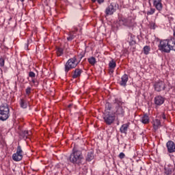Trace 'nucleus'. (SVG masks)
Wrapping results in <instances>:
<instances>
[{"mask_svg":"<svg viewBox=\"0 0 175 175\" xmlns=\"http://www.w3.org/2000/svg\"><path fill=\"white\" fill-rule=\"evenodd\" d=\"M83 159H84V156H83V152L79 150L77 146H74L72 152L69 156V161L73 165H78L80 166L83 163Z\"/></svg>","mask_w":175,"mask_h":175,"instance_id":"f257e3e1","label":"nucleus"},{"mask_svg":"<svg viewBox=\"0 0 175 175\" xmlns=\"http://www.w3.org/2000/svg\"><path fill=\"white\" fill-rule=\"evenodd\" d=\"M159 49L163 53H170V51H175V38L170 37L167 40L160 42Z\"/></svg>","mask_w":175,"mask_h":175,"instance_id":"f03ea898","label":"nucleus"},{"mask_svg":"<svg viewBox=\"0 0 175 175\" xmlns=\"http://www.w3.org/2000/svg\"><path fill=\"white\" fill-rule=\"evenodd\" d=\"M77 65H79V61H77V56L70 58L64 65V72L66 75H68L69 71L72 70V69H76Z\"/></svg>","mask_w":175,"mask_h":175,"instance_id":"7ed1b4c3","label":"nucleus"},{"mask_svg":"<svg viewBox=\"0 0 175 175\" xmlns=\"http://www.w3.org/2000/svg\"><path fill=\"white\" fill-rule=\"evenodd\" d=\"M10 117V109L9 105L4 103L0 106V120L6 121Z\"/></svg>","mask_w":175,"mask_h":175,"instance_id":"20e7f679","label":"nucleus"},{"mask_svg":"<svg viewBox=\"0 0 175 175\" xmlns=\"http://www.w3.org/2000/svg\"><path fill=\"white\" fill-rule=\"evenodd\" d=\"M103 120L107 125H111L116 120V115L111 111H106L104 113Z\"/></svg>","mask_w":175,"mask_h":175,"instance_id":"39448f33","label":"nucleus"},{"mask_svg":"<svg viewBox=\"0 0 175 175\" xmlns=\"http://www.w3.org/2000/svg\"><path fill=\"white\" fill-rule=\"evenodd\" d=\"M119 8L120 5L118 4V3H111L110 5L105 10V14H107V16H111L114 14V13H116Z\"/></svg>","mask_w":175,"mask_h":175,"instance_id":"423d86ee","label":"nucleus"},{"mask_svg":"<svg viewBox=\"0 0 175 175\" xmlns=\"http://www.w3.org/2000/svg\"><path fill=\"white\" fill-rule=\"evenodd\" d=\"M135 23V18L131 16L128 18H121L119 21V24L120 25H124V27H132Z\"/></svg>","mask_w":175,"mask_h":175,"instance_id":"0eeeda50","label":"nucleus"},{"mask_svg":"<svg viewBox=\"0 0 175 175\" xmlns=\"http://www.w3.org/2000/svg\"><path fill=\"white\" fill-rule=\"evenodd\" d=\"M24 154V151L21 148V146H18L16 148V152L12 154V159L15 162H20L23 159V155Z\"/></svg>","mask_w":175,"mask_h":175,"instance_id":"6e6552de","label":"nucleus"},{"mask_svg":"<svg viewBox=\"0 0 175 175\" xmlns=\"http://www.w3.org/2000/svg\"><path fill=\"white\" fill-rule=\"evenodd\" d=\"M154 90L157 92H161V91H165L166 90V83L163 82V81L159 80L154 82Z\"/></svg>","mask_w":175,"mask_h":175,"instance_id":"1a4fd4ad","label":"nucleus"},{"mask_svg":"<svg viewBox=\"0 0 175 175\" xmlns=\"http://www.w3.org/2000/svg\"><path fill=\"white\" fill-rule=\"evenodd\" d=\"M115 116H119L120 117H124L125 114V107L124 106H119L115 107L114 111Z\"/></svg>","mask_w":175,"mask_h":175,"instance_id":"9d476101","label":"nucleus"},{"mask_svg":"<svg viewBox=\"0 0 175 175\" xmlns=\"http://www.w3.org/2000/svg\"><path fill=\"white\" fill-rule=\"evenodd\" d=\"M154 8L158 10V12H162L163 9V4H162V0H152Z\"/></svg>","mask_w":175,"mask_h":175,"instance_id":"9b49d317","label":"nucleus"},{"mask_svg":"<svg viewBox=\"0 0 175 175\" xmlns=\"http://www.w3.org/2000/svg\"><path fill=\"white\" fill-rule=\"evenodd\" d=\"M83 69L77 68L72 71V77L73 79H80L81 74L83 73Z\"/></svg>","mask_w":175,"mask_h":175,"instance_id":"f8f14e48","label":"nucleus"},{"mask_svg":"<svg viewBox=\"0 0 175 175\" xmlns=\"http://www.w3.org/2000/svg\"><path fill=\"white\" fill-rule=\"evenodd\" d=\"M154 105L157 106H162L165 103V98L162 96H157L154 99Z\"/></svg>","mask_w":175,"mask_h":175,"instance_id":"ddd939ff","label":"nucleus"},{"mask_svg":"<svg viewBox=\"0 0 175 175\" xmlns=\"http://www.w3.org/2000/svg\"><path fill=\"white\" fill-rule=\"evenodd\" d=\"M128 80H129L128 75H123L121 77V80L119 82L120 85H121V87H126V83H128Z\"/></svg>","mask_w":175,"mask_h":175,"instance_id":"4468645a","label":"nucleus"},{"mask_svg":"<svg viewBox=\"0 0 175 175\" xmlns=\"http://www.w3.org/2000/svg\"><path fill=\"white\" fill-rule=\"evenodd\" d=\"M116 66H117V63L115 62L114 59H112L111 61H109V73H114V69H116Z\"/></svg>","mask_w":175,"mask_h":175,"instance_id":"2eb2a0df","label":"nucleus"},{"mask_svg":"<svg viewBox=\"0 0 175 175\" xmlns=\"http://www.w3.org/2000/svg\"><path fill=\"white\" fill-rule=\"evenodd\" d=\"M86 161L88 162H91L94 158H95V154H94V150H89L86 154Z\"/></svg>","mask_w":175,"mask_h":175,"instance_id":"dca6fc26","label":"nucleus"},{"mask_svg":"<svg viewBox=\"0 0 175 175\" xmlns=\"http://www.w3.org/2000/svg\"><path fill=\"white\" fill-rule=\"evenodd\" d=\"M129 128V123H126L122 124L120 128V133H124L125 135H126V133H128Z\"/></svg>","mask_w":175,"mask_h":175,"instance_id":"f3484780","label":"nucleus"},{"mask_svg":"<svg viewBox=\"0 0 175 175\" xmlns=\"http://www.w3.org/2000/svg\"><path fill=\"white\" fill-rule=\"evenodd\" d=\"M152 125H153V129L154 131H158L159 129V127L161 126V120L159 119H155L152 121Z\"/></svg>","mask_w":175,"mask_h":175,"instance_id":"a211bd4d","label":"nucleus"},{"mask_svg":"<svg viewBox=\"0 0 175 175\" xmlns=\"http://www.w3.org/2000/svg\"><path fill=\"white\" fill-rule=\"evenodd\" d=\"M140 121L141 122H142V124H149L150 123V117H148V115H147V113L144 114L142 117H141L140 118Z\"/></svg>","mask_w":175,"mask_h":175,"instance_id":"6ab92c4d","label":"nucleus"},{"mask_svg":"<svg viewBox=\"0 0 175 175\" xmlns=\"http://www.w3.org/2000/svg\"><path fill=\"white\" fill-rule=\"evenodd\" d=\"M113 105H116V107L122 106V105H124V102H122V98H115L113 101Z\"/></svg>","mask_w":175,"mask_h":175,"instance_id":"aec40b11","label":"nucleus"},{"mask_svg":"<svg viewBox=\"0 0 175 175\" xmlns=\"http://www.w3.org/2000/svg\"><path fill=\"white\" fill-rule=\"evenodd\" d=\"M19 105L22 109H27L28 107V103H27V101L23 98L20 100Z\"/></svg>","mask_w":175,"mask_h":175,"instance_id":"412c9836","label":"nucleus"},{"mask_svg":"<svg viewBox=\"0 0 175 175\" xmlns=\"http://www.w3.org/2000/svg\"><path fill=\"white\" fill-rule=\"evenodd\" d=\"M77 36V33H71L70 31L68 33V36L67 37L68 42H72L75 38Z\"/></svg>","mask_w":175,"mask_h":175,"instance_id":"4be33fe9","label":"nucleus"},{"mask_svg":"<svg viewBox=\"0 0 175 175\" xmlns=\"http://www.w3.org/2000/svg\"><path fill=\"white\" fill-rule=\"evenodd\" d=\"M88 61L89 64H90V65H92V66H94V65H95V64H96V59L94 57H91L88 58Z\"/></svg>","mask_w":175,"mask_h":175,"instance_id":"5701e85b","label":"nucleus"},{"mask_svg":"<svg viewBox=\"0 0 175 175\" xmlns=\"http://www.w3.org/2000/svg\"><path fill=\"white\" fill-rule=\"evenodd\" d=\"M85 55V53H81L77 56H76L77 57V61L79 62V64H80L81 59H83V58H84Z\"/></svg>","mask_w":175,"mask_h":175,"instance_id":"b1692460","label":"nucleus"},{"mask_svg":"<svg viewBox=\"0 0 175 175\" xmlns=\"http://www.w3.org/2000/svg\"><path fill=\"white\" fill-rule=\"evenodd\" d=\"M22 136L23 137V139H28V137L29 135H31V133L28 131H23L21 133Z\"/></svg>","mask_w":175,"mask_h":175,"instance_id":"393cba45","label":"nucleus"},{"mask_svg":"<svg viewBox=\"0 0 175 175\" xmlns=\"http://www.w3.org/2000/svg\"><path fill=\"white\" fill-rule=\"evenodd\" d=\"M56 53H57V57H61V55L64 54V49H62V48H57Z\"/></svg>","mask_w":175,"mask_h":175,"instance_id":"a878e982","label":"nucleus"},{"mask_svg":"<svg viewBox=\"0 0 175 175\" xmlns=\"http://www.w3.org/2000/svg\"><path fill=\"white\" fill-rule=\"evenodd\" d=\"M111 110V104L110 103H107L105 104V113L106 111H110Z\"/></svg>","mask_w":175,"mask_h":175,"instance_id":"bb28decb","label":"nucleus"},{"mask_svg":"<svg viewBox=\"0 0 175 175\" xmlns=\"http://www.w3.org/2000/svg\"><path fill=\"white\" fill-rule=\"evenodd\" d=\"M150 46H145L144 47V53L146 55H148V53H150Z\"/></svg>","mask_w":175,"mask_h":175,"instance_id":"cd10ccee","label":"nucleus"},{"mask_svg":"<svg viewBox=\"0 0 175 175\" xmlns=\"http://www.w3.org/2000/svg\"><path fill=\"white\" fill-rule=\"evenodd\" d=\"M155 13V9L154 8H150V10L147 12V15L148 16H151Z\"/></svg>","mask_w":175,"mask_h":175,"instance_id":"c85d7f7f","label":"nucleus"},{"mask_svg":"<svg viewBox=\"0 0 175 175\" xmlns=\"http://www.w3.org/2000/svg\"><path fill=\"white\" fill-rule=\"evenodd\" d=\"M29 77H31V79H35V77H36V74L32 71H30L29 72Z\"/></svg>","mask_w":175,"mask_h":175,"instance_id":"c756f323","label":"nucleus"},{"mask_svg":"<svg viewBox=\"0 0 175 175\" xmlns=\"http://www.w3.org/2000/svg\"><path fill=\"white\" fill-rule=\"evenodd\" d=\"M77 31H79V29H77L76 26H74L70 32H71V33H77Z\"/></svg>","mask_w":175,"mask_h":175,"instance_id":"7c9ffc66","label":"nucleus"},{"mask_svg":"<svg viewBox=\"0 0 175 175\" xmlns=\"http://www.w3.org/2000/svg\"><path fill=\"white\" fill-rule=\"evenodd\" d=\"M165 173L166 175H170L172 173V171L170 168H165Z\"/></svg>","mask_w":175,"mask_h":175,"instance_id":"2f4dec72","label":"nucleus"},{"mask_svg":"<svg viewBox=\"0 0 175 175\" xmlns=\"http://www.w3.org/2000/svg\"><path fill=\"white\" fill-rule=\"evenodd\" d=\"M31 87H27L25 90L26 95L29 96L31 94Z\"/></svg>","mask_w":175,"mask_h":175,"instance_id":"473e14b6","label":"nucleus"},{"mask_svg":"<svg viewBox=\"0 0 175 175\" xmlns=\"http://www.w3.org/2000/svg\"><path fill=\"white\" fill-rule=\"evenodd\" d=\"M31 83H33L34 85H39V82L35 78H31Z\"/></svg>","mask_w":175,"mask_h":175,"instance_id":"72a5a7b5","label":"nucleus"},{"mask_svg":"<svg viewBox=\"0 0 175 175\" xmlns=\"http://www.w3.org/2000/svg\"><path fill=\"white\" fill-rule=\"evenodd\" d=\"M0 66H5V59L0 58Z\"/></svg>","mask_w":175,"mask_h":175,"instance_id":"f704fd0d","label":"nucleus"},{"mask_svg":"<svg viewBox=\"0 0 175 175\" xmlns=\"http://www.w3.org/2000/svg\"><path fill=\"white\" fill-rule=\"evenodd\" d=\"M120 159H124L125 158V154L124 152H120L118 155Z\"/></svg>","mask_w":175,"mask_h":175,"instance_id":"c9c22d12","label":"nucleus"},{"mask_svg":"<svg viewBox=\"0 0 175 175\" xmlns=\"http://www.w3.org/2000/svg\"><path fill=\"white\" fill-rule=\"evenodd\" d=\"M97 1L98 3H99V5L103 3V2H105V0H92V2L95 3V1Z\"/></svg>","mask_w":175,"mask_h":175,"instance_id":"e433bc0d","label":"nucleus"},{"mask_svg":"<svg viewBox=\"0 0 175 175\" xmlns=\"http://www.w3.org/2000/svg\"><path fill=\"white\" fill-rule=\"evenodd\" d=\"M160 118H163V120H165L166 119V116H165L164 113H161V115L160 116Z\"/></svg>","mask_w":175,"mask_h":175,"instance_id":"4c0bfd02","label":"nucleus"},{"mask_svg":"<svg viewBox=\"0 0 175 175\" xmlns=\"http://www.w3.org/2000/svg\"><path fill=\"white\" fill-rule=\"evenodd\" d=\"M68 107L70 109V107H72V104L68 105Z\"/></svg>","mask_w":175,"mask_h":175,"instance_id":"58836bf2","label":"nucleus"},{"mask_svg":"<svg viewBox=\"0 0 175 175\" xmlns=\"http://www.w3.org/2000/svg\"><path fill=\"white\" fill-rule=\"evenodd\" d=\"M21 1V2H24V1H25V0H17V1L18 2V1Z\"/></svg>","mask_w":175,"mask_h":175,"instance_id":"ea45409f","label":"nucleus"},{"mask_svg":"<svg viewBox=\"0 0 175 175\" xmlns=\"http://www.w3.org/2000/svg\"><path fill=\"white\" fill-rule=\"evenodd\" d=\"M129 36H131V38H132V33H129Z\"/></svg>","mask_w":175,"mask_h":175,"instance_id":"a19ab883","label":"nucleus"},{"mask_svg":"<svg viewBox=\"0 0 175 175\" xmlns=\"http://www.w3.org/2000/svg\"><path fill=\"white\" fill-rule=\"evenodd\" d=\"M153 29H155V27L153 26Z\"/></svg>","mask_w":175,"mask_h":175,"instance_id":"79ce46f5","label":"nucleus"},{"mask_svg":"<svg viewBox=\"0 0 175 175\" xmlns=\"http://www.w3.org/2000/svg\"><path fill=\"white\" fill-rule=\"evenodd\" d=\"M0 1H3V0H0Z\"/></svg>","mask_w":175,"mask_h":175,"instance_id":"37998d69","label":"nucleus"}]
</instances>
